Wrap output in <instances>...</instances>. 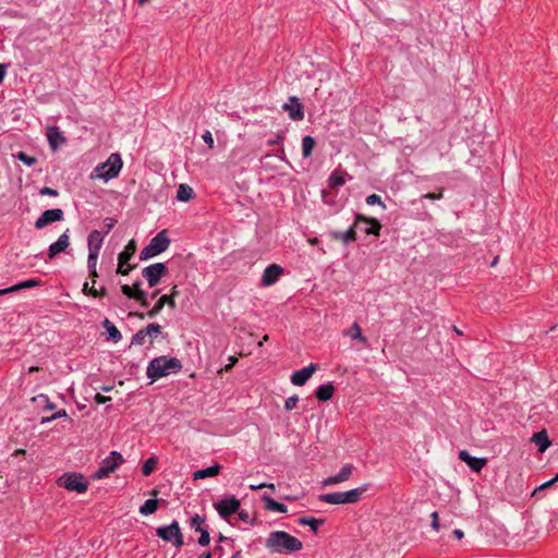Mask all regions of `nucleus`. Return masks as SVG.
Instances as JSON below:
<instances>
[{
	"instance_id": "60",
	"label": "nucleus",
	"mask_w": 558,
	"mask_h": 558,
	"mask_svg": "<svg viewBox=\"0 0 558 558\" xmlns=\"http://www.w3.org/2000/svg\"><path fill=\"white\" fill-rule=\"evenodd\" d=\"M5 76V66L3 64H0V83L3 81Z\"/></svg>"
},
{
	"instance_id": "58",
	"label": "nucleus",
	"mask_w": 558,
	"mask_h": 558,
	"mask_svg": "<svg viewBox=\"0 0 558 558\" xmlns=\"http://www.w3.org/2000/svg\"><path fill=\"white\" fill-rule=\"evenodd\" d=\"M63 416H66L65 410H59L58 412H56L54 414L51 415V418L56 420L58 417H63Z\"/></svg>"
},
{
	"instance_id": "34",
	"label": "nucleus",
	"mask_w": 558,
	"mask_h": 558,
	"mask_svg": "<svg viewBox=\"0 0 558 558\" xmlns=\"http://www.w3.org/2000/svg\"><path fill=\"white\" fill-rule=\"evenodd\" d=\"M159 500L158 499H147L144 505L140 508V512L143 515H149L156 512L158 507Z\"/></svg>"
},
{
	"instance_id": "6",
	"label": "nucleus",
	"mask_w": 558,
	"mask_h": 558,
	"mask_svg": "<svg viewBox=\"0 0 558 558\" xmlns=\"http://www.w3.org/2000/svg\"><path fill=\"white\" fill-rule=\"evenodd\" d=\"M58 485L68 490L82 494L87 490L88 482L84 480L82 474L64 473L58 478Z\"/></svg>"
},
{
	"instance_id": "5",
	"label": "nucleus",
	"mask_w": 558,
	"mask_h": 558,
	"mask_svg": "<svg viewBox=\"0 0 558 558\" xmlns=\"http://www.w3.org/2000/svg\"><path fill=\"white\" fill-rule=\"evenodd\" d=\"M170 244V239L167 235V230H162L158 232L149 242L147 246H145L141 254V260H146L153 258L162 252H165Z\"/></svg>"
},
{
	"instance_id": "30",
	"label": "nucleus",
	"mask_w": 558,
	"mask_h": 558,
	"mask_svg": "<svg viewBox=\"0 0 558 558\" xmlns=\"http://www.w3.org/2000/svg\"><path fill=\"white\" fill-rule=\"evenodd\" d=\"M263 500L265 501V508L269 511H277L280 513H286L288 511V508L286 505L277 502L271 497L264 495Z\"/></svg>"
},
{
	"instance_id": "52",
	"label": "nucleus",
	"mask_w": 558,
	"mask_h": 558,
	"mask_svg": "<svg viewBox=\"0 0 558 558\" xmlns=\"http://www.w3.org/2000/svg\"><path fill=\"white\" fill-rule=\"evenodd\" d=\"M116 223H117L116 219L110 218V217L106 218L104 220V226L106 228V233H108L114 227Z\"/></svg>"
},
{
	"instance_id": "12",
	"label": "nucleus",
	"mask_w": 558,
	"mask_h": 558,
	"mask_svg": "<svg viewBox=\"0 0 558 558\" xmlns=\"http://www.w3.org/2000/svg\"><path fill=\"white\" fill-rule=\"evenodd\" d=\"M63 219V210L60 208L45 210L35 221V228L43 229L46 226L61 221Z\"/></svg>"
},
{
	"instance_id": "20",
	"label": "nucleus",
	"mask_w": 558,
	"mask_h": 558,
	"mask_svg": "<svg viewBox=\"0 0 558 558\" xmlns=\"http://www.w3.org/2000/svg\"><path fill=\"white\" fill-rule=\"evenodd\" d=\"M316 369L317 365L312 363L302 369L295 371L291 375V384H305L313 376Z\"/></svg>"
},
{
	"instance_id": "24",
	"label": "nucleus",
	"mask_w": 558,
	"mask_h": 558,
	"mask_svg": "<svg viewBox=\"0 0 558 558\" xmlns=\"http://www.w3.org/2000/svg\"><path fill=\"white\" fill-rule=\"evenodd\" d=\"M104 242V234L98 230H93L88 234V251L99 252Z\"/></svg>"
},
{
	"instance_id": "25",
	"label": "nucleus",
	"mask_w": 558,
	"mask_h": 558,
	"mask_svg": "<svg viewBox=\"0 0 558 558\" xmlns=\"http://www.w3.org/2000/svg\"><path fill=\"white\" fill-rule=\"evenodd\" d=\"M348 173L343 170L336 169L331 172L328 183L331 189H338L342 186L347 181Z\"/></svg>"
},
{
	"instance_id": "32",
	"label": "nucleus",
	"mask_w": 558,
	"mask_h": 558,
	"mask_svg": "<svg viewBox=\"0 0 558 558\" xmlns=\"http://www.w3.org/2000/svg\"><path fill=\"white\" fill-rule=\"evenodd\" d=\"M315 138L306 135L302 140V155L304 158H308L312 155V151L315 147Z\"/></svg>"
},
{
	"instance_id": "15",
	"label": "nucleus",
	"mask_w": 558,
	"mask_h": 558,
	"mask_svg": "<svg viewBox=\"0 0 558 558\" xmlns=\"http://www.w3.org/2000/svg\"><path fill=\"white\" fill-rule=\"evenodd\" d=\"M282 109L288 112L289 118L293 121H301L304 119L303 105L300 102L299 98L295 96H291L282 106Z\"/></svg>"
},
{
	"instance_id": "17",
	"label": "nucleus",
	"mask_w": 558,
	"mask_h": 558,
	"mask_svg": "<svg viewBox=\"0 0 558 558\" xmlns=\"http://www.w3.org/2000/svg\"><path fill=\"white\" fill-rule=\"evenodd\" d=\"M122 293L128 296L129 299H133L137 302H140L141 306L148 307L149 303L147 301V293L142 289H133L132 287L128 284H123L121 287Z\"/></svg>"
},
{
	"instance_id": "41",
	"label": "nucleus",
	"mask_w": 558,
	"mask_h": 558,
	"mask_svg": "<svg viewBox=\"0 0 558 558\" xmlns=\"http://www.w3.org/2000/svg\"><path fill=\"white\" fill-rule=\"evenodd\" d=\"M147 336L143 329L138 330L132 338V345H143L145 343Z\"/></svg>"
},
{
	"instance_id": "29",
	"label": "nucleus",
	"mask_w": 558,
	"mask_h": 558,
	"mask_svg": "<svg viewBox=\"0 0 558 558\" xmlns=\"http://www.w3.org/2000/svg\"><path fill=\"white\" fill-rule=\"evenodd\" d=\"M355 228L356 227H354L353 225L350 229H348L344 232L335 231L332 232V238L336 240H342L344 244H348L356 240Z\"/></svg>"
},
{
	"instance_id": "16",
	"label": "nucleus",
	"mask_w": 558,
	"mask_h": 558,
	"mask_svg": "<svg viewBox=\"0 0 558 558\" xmlns=\"http://www.w3.org/2000/svg\"><path fill=\"white\" fill-rule=\"evenodd\" d=\"M70 245L69 229L63 232L56 242L50 244L48 248V257L52 259L58 254L64 252Z\"/></svg>"
},
{
	"instance_id": "44",
	"label": "nucleus",
	"mask_w": 558,
	"mask_h": 558,
	"mask_svg": "<svg viewBox=\"0 0 558 558\" xmlns=\"http://www.w3.org/2000/svg\"><path fill=\"white\" fill-rule=\"evenodd\" d=\"M199 533H201V536H199V538H198V544H199L201 546H206V545H208V544H209V542H210V537H209V533H208V531H207V530H203V531H201Z\"/></svg>"
},
{
	"instance_id": "33",
	"label": "nucleus",
	"mask_w": 558,
	"mask_h": 558,
	"mask_svg": "<svg viewBox=\"0 0 558 558\" xmlns=\"http://www.w3.org/2000/svg\"><path fill=\"white\" fill-rule=\"evenodd\" d=\"M333 392L335 386H319L315 396L319 401H327L332 397Z\"/></svg>"
},
{
	"instance_id": "26",
	"label": "nucleus",
	"mask_w": 558,
	"mask_h": 558,
	"mask_svg": "<svg viewBox=\"0 0 558 558\" xmlns=\"http://www.w3.org/2000/svg\"><path fill=\"white\" fill-rule=\"evenodd\" d=\"M220 470H221L220 464H214L209 468L195 471L193 473V478L194 480H203L206 477H214L220 473Z\"/></svg>"
},
{
	"instance_id": "39",
	"label": "nucleus",
	"mask_w": 558,
	"mask_h": 558,
	"mask_svg": "<svg viewBox=\"0 0 558 558\" xmlns=\"http://www.w3.org/2000/svg\"><path fill=\"white\" fill-rule=\"evenodd\" d=\"M38 284H39L38 280L28 279V280H25V281H21V282L16 283V284H13V289H15V292H17V291L23 290V289H28V288L37 287Z\"/></svg>"
},
{
	"instance_id": "53",
	"label": "nucleus",
	"mask_w": 558,
	"mask_h": 558,
	"mask_svg": "<svg viewBox=\"0 0 558 558\" xmlns=\"http://www.w3.org/2000/svg\"><path fill=\"white\" fill-rule=\"evenodd\" d=\"M95 402L98 403V404H104L106 403L107 401H109L111 398L110 397H105L100 393H96L95 397Z\"/></svg>"
},
{
	"instance_id": "57",
	"label": "nucleus",
	"mask_w": 558,
	"mask_h": 558,
	"mask_svg": "<svg viewBox=\"0 0 558 558\" xmlns=\"http://www.w3.org/2000/svg\"><path fill=\"white\" fill-rule=\"evenodd\" d=\"M239 518L244 522H248L251 520L250 514L243 510L239 512Z\"/></svg>"
},
{
	"instance_id": "7",
	"label": "nucleus",
	"mask_w": 558,
	"mask_h": 558,
	"mask_svg": "<svg viewBox=\"0 0 558 558\" xmlns=\"http://www.w3.org/2000/svg\"><path fill=\"white\" fill-rule=\"evenodd\" d=\"M157 536L166 542H172V544L180 548L183 546V535L177 521H173L170 525L159 526L156 530Z\"/></svg>"
},
{
	"instance_id": "56",
	"label": "nucleus",
	"mask_w": 558,
	"mask_h": 558,
	"mask_svg": "<svg viewBox=\"0 0 558 558\" xmlns=\"http://www.w3.org/2000/svg\"><path fill=\"white\" fill-rule=\"evenodd\" d=\"M13 292H15V289H13V286H11L9 288L0 289V296L1 295H7V294H10V293H13Z\"/></svg>"
},
{
	"instance_id": "48",
	"label": "nucleus",
	"mask_w": 558,
	"mask_h": 558,
	"mask_svg": "<svg viewBox=\"0 0 558 558\" xmlns=\"http://www.w3.org/2000/svg\"><path fill=\"white\" fill-rule=\"evenodd\" d=\"M554 484H555V480H549V481L543 483L542 485H539L538 487H536L533 490L532 497L536 496L541 490L546 489V488L553 486Z\"/></svg>"
},
{
	"instance_id": "4",
	"label": "nucleus",
	"mask_w": 558,
	"mask_h": 558,
	"mask_svg": "<svg viewBox=\"0 0 558 558\" xmlns=\"http://www.w3.org/2000/svg\"><path fill=\"white\" fill-rule=\"evenodd\" d=\"M367 490V486H361L357 488L350 489L348 492H336L328 493L318 496L320 501L330 504V505H345V504H355L357 502L363 494Z\"/></svg>"
},
{
	"instance_id": "37",
	"label": "nucleus",
	"mask_w": 558,
	"mask_h": 558,
	"mask_svg": "<svg viewBox=\"0 0 558 558\" xmlns=\"http://www.w3.org/2000/svg\"><path fill=\"white\" fill-rule=\"evenodd\" d=\"M14 157L28 167L34 166L37 161V159L35 157L29 156L24 151H19Z\"/></svg>"
},
{
	"instance_id": "64",
	"label": "nucleus",
	"mask_w": 558,
	"mask_h": 558,
	"mask_svg": "<svg viewBox=\"0 0 558 558\" xmlns=\"http://www.w3.org/2000/svg\"><path fill=\"white\" fill-rule=\"evenodd\" d=\"M199 558H211V554L209 551H206L199 556Z\"/></svg>"
},
{
	"instance_id": "18",
	"label": "nucleus",
	"mask_w": 558,
	"mask_h": 558,
	"mask_svg": "<svg viewBox=\"0 0 558 558\" xmlns=\"http://www.w3.org/2000/svg\"><path fill=\"white\" fill-rule=\"evenodd\" d=\"M282 274V268L276 264H271L264 270L262 276V284L265 287L272 286L278 281L279 277Z\"/></svg>"
},
{
	"instance_id": "49",
	"label": "nucleus",
	"mask_w": 558,
	"mask_h": 558,
	"mask_svg": "<svg viewBox=\"0 0 558 558\" xmlns=\"http://www.w3.org/2000/svg\"><path fill=\"white\" fill-rule=\"evenodd\" d=\"M40 195L58 196V191L48 186H44L39 191Z\"/></svg>"
},
{
	"instance_id": "59",
	"label": "nucleus",
	"mask_w": 558,
	"mask_h": 558,
	"mask_svg": "<svg viewBox=\"0 0 558 558\" xmlns=\"http://www.w3.org/2000/svg\"><path fill=\"white\" fill-rule=\"evenodd\" d=\"M452 533L458 539H461L464 536V533L459 529H456Z\"/></svg>"
},
{
	"instance_id": "62",
	"label": "nucleus",
	"mask_w": 558,
	"mask_h": 558,
	"mask_svg": "<svg viewBox=\"0 0 558 558\" xmlns=\"http://www.w3.org/2000/svg\"><path fill=\"white\" fill-rule=\"evenodd\" d=\"M114 386H102L104 392H110L113 389Z\"/></svg>"
},
{
	"instance_id": "43",
	"label": "nucleus",
	"mask_w": 558,
	"mask_h": 558,
	"mask_svg": "<svg viewBox=\"0 0 558 558\" xmlns=\"http://www.w3.org/2000/svg\"><path fill=\"white\" fill-rule=\"evenodd\" d=\"M366 204L369 205V206H373V205H380L383 208H386L385 204L381 202V198L380 196H378L377 194H371L366 197Z\"/></svg>"
},
{
	"instance_id": "42",
	"label": "nucleus",
	"mask_w": 558,
	"mask_h": 558,
	"mask_svg": "<svg viewBox=\"0 0 558 558\" xmlns=\"http://www.w3.org/2000/svg\"><path fill=\"white\" fill-rule=\"evenodd\" d=\"M205 522V519L201 517L199 514H195L191 519V527H193L196 532H201L204 529L202 527V524Z\"/></svg>"
},
{
	"instance_id": "36",
	"label": "nucleus",
	"mask_w": 558,
	"mask_h": 558,
	"mask_svg": "<svg viewBox=\"0 0 558 558\" xmlns=\"http://www.w3.org/2000/svg\"><path fill=\"white\" fill-rule=\"evenodd\" d=\"M156 464H157V459L156 458L151 457V458L147 459L145 461L144 465H143V469H142L143 474L145 476L150 475L154 472V470L156 468Z\"/></svg>"
},
{
	"instance_id": "54",
	"label": "nucleus",
	"mask_w": 558,
	"mask_h": 558,
	"mask_svg": "<svg viewBox=\"0 0 558 558\" xmlns=\"http://www.w3.org/2000/svg\"><path fill=\"white\" fill-rule=\"evenodd\" d=\"M423 197L430 201L440 199L442 198V193H427Z\"/></svg>"
},
{
	"instance_id": "50",
	"label": "nucleus",
	"mask_w": 558,
	"mask_h": 558,
	"mask_svg": "<svg viewBox=\"0 0 558 558\" xmlns=\"http://www.w3.org/2000/svg\"><path fill=\"white\" fill-rule=\"evenodd\" d=\"M250 488H251L252 490H257V489H260V488H269V489H271L272 492H275V490H276V486H275V484H272V483H269V484H267V483H260V484H258L257 486L250 485Z\"/></svg>"
},
{
	"instance_id": "40",
	"label": "nucleus",
	"mask_w": 558,
	"mask_h": 558,
	"mask_svg": "<svg viewBox=\"0 0 558 558\" xmlns=\"http://www.w3.org/2000/svg\"><path fill=\"white\" fill-rule=\"evenodd\" d=\"M147 337H154L160 333L161 326L157 323L149 324L146 328L143 329Z\"/></svg>"
},
{
	"instance_id": "61",
	"label": "nucleus",
	"mask_w": 558,
	"mask_h": 558,
	"mask_svg": "<svg viewBox=\"0 0 558 558\" xmlns=\"http://www.w3.org/2000/svg\"><path fill=\"white\" fill-rule=\"evenodd\" d=\"M51 421H53V418H51V416H46V417H41L40 423L41 424H46V423H49Z\"/></svg>"
},
{
	"instance_id": "38",
	"label": "nucleus",
	"mask_w": 558,
	"mask_h": 558,
	"mask_svg": "<svg viewBox=\"0 0 558 558\" xmlns=\"http://www.w3.org/2000/svg\"><path fill=\"white\" fill-rule=\"evenodd\" d=\"M99 252L88 251L87 268L89 272H94L97 266Z\"/></svg>"
},
{
	"instance_id": "46",
	"label": "nucleus",
	"mask_w": 558,
	"mask_h": 558,
	"mask_svg": "<svg viewBox=\"0 0 558 558\" xmlns=\"http://www.w3.org/2000/svg\"><path fill=\"white\" fill-rule=\"evenodd\" d=\"M298 396H292L286 400L284 408L287 411H291L296 407Z\"/></svg>"
},
{
	"instance_id": "21",
	"label": "nucleus",
	"mask_w": 558,
	"mask_h": 558,
	"mask_svg": "<svg viewBox=\"0 0 558 558\" xmlns=\"http://www.w3.org/2000/svg\"><path fill=\"white\" fill-rule=\"evenodd\" d=\"M352 471L353 466L351 464H345L344 466H342L338 474L329 476L328 478L324 480L323 485L330 486L340 484L350 478Z\"/></svg>"
},
{
	"instance_id": "1",
	"label": "nucleus",
	"mask_w": 558,
	"mask_h": 558,
	"mask_svg": "<svg viewBox=\"0 0 558 558\" xmlns=\"http://www.w3.org/2000/svg\"><path fill=\"white\" fill-rule=\"evenodd\" d=\"M272 553H294L302 549V542L283 531L271 532L265 544Z\"/></svg>"
},
{
	"instance_id": "63",
	"label": "nucleus",
	"mask_w": 558,
	"mask_h": 558,
	"mask_svg": "<svg viewBox=\"0 0 558 558\" xmlns=\"http://www.w3.org/2000/svg\"><path fill=\"white\" fill-rule=\"evenodd\" d=\"M89 277L93 279V282H95V279L98 277L97 269H95L94 272H89Z\"/></svg>"
},
{
	"instance_id": "19",
	"label": "nucleus",
	"mask_w": 558,
	"mask_h": 558,
	"mask_svg": "<svg viewBox=\"0 0 558 558\" xmlns=\"http://www.w3.org/2000/svg\"><path fill=\"white\" fill-rule=\"evenodd\" d=\"M459 458L461 461L465 462L474 472H480L487 463V459L474 458L466 450L460 451Z\"/></svg>"
},
{
	"instance_id": "47",
	"label": "nucleus",
	"mask_w": 558,
	"mask_h": 558,
	"mask_svg": "<svg viewBox=\"0 0 558 558\" xmlns=\"http://www.w3.org/2000/svg\"><path fill=\"white\" fill-rule=\"evenodd\" d=\"M202 138L208 145L209 148H214V137L210 131L206 130L202 135Z\"/></svg>"
},
{
	"instance_id": "22",
	"label": "nucleus",
	"mask_w": 558,
	"mask_h": 558,
	"mask_svg": "<svg viewBox=\"0 0 558 558\" xmlns=\"http://www.w3.org/2000/svg\"><path fill=\"white\" fill-rule=\"evenodd\" d=\"M165 305H168L171 308H175V300H172L170 296L161 295L151 310L148 311L147 316L153 318L157 316Z\"/></svg>"
},
{
	"instance_id": "28",
	"label": "nucleus",
	"mask_w": 558,
	"mask_h": 558,
	"mask_svg": "<svg viewBox=\"0 0 558 558\" xmlns=\"http://www.w3.org/2000/svg\"><path fill=\"white\" fill-rule=\"evenodd\" d=\"M343 333L353 340H359L363 344H367V339L362 335L360 325L354 322L351 327L343 331Z\"/></svg>"
},
{
	"instance_id": "31",
	"label": "nucleus",
	"mask_w": 558,
	"mask_h": 558,
	"mask_svg": "<svg viewBox=\"0 0 558 558\" xmlns=\"http://www.w3.org/2000/svg\"><path fill=\"white\" fill-rule=\"evenodd\" d=\"M194 196L193 189L187 184H180L177 191V199L179 202H189Z\"/></svg>"
},
{
	"instance_id": "35",
	"label": "nucleus",
	"mask_w": 558,
	"mask_h": 558,
	"mask_svg": "<svg viewBox=\"0 0 558 558\" xmlns=\"http://www.w3.org/2000/svg\"><path fill=\"white\" fill-rule=\"evenodd\" d=\"M299 523L301 525H308L312 529V531L317 532L318 526L324 523V520L315 519L312 517H303L299 519Z\"/></svg>"
},
{
	"instance_id": "8",
	"label": "nucleus",
	"mask_w": 558,
	"mask_h": 558,
	"mask_svg": "<svg viewBox=\"0 0 558 558\" xmlns=\"http://www.w3.org/2000/svg\"><path fill=\"white\" fill-rule=\"evenodd\" d=\"M123 462V457L118 451H112L109 457L102 460L101 465L94 474L95 478L101 480L114 472Z\"/></svg>"
},
{
	"instance_id": "14",
	"label": "nucleus",
	"mask_w": 558,
	"mask_h": 558,
	"mask_svg": "<svg viewBox=\"0 0 558 558\" xmlns=\"http://www.w3.org/2000/svg\"><path fill=\"white\" fill-rule=\"evenodd\" d=\"M362 225H364L363 231L366 234L379 235L381 225L378 220L359 214L355 216L354 227L361 228Z\"/></svg>"
},
{
	"instance_id": "55",
	"label": "nucleus",
	"mask_w": 558,
	"mask_h": 558,
	"mask_svg": "<svg viewBox=\"0 0 558 558\" xmlns=\"http://www.w3.org/2000/svg\"><path fill=\"white\" fill-rule=\"evenodd\" d=\"M179 294L178 287L173 286L169 294H163L165 296H170L172 300Z\"/></svg>"
},
{
	"instance_id": "23",
	"label": "nucleus",
	"mask_w": 558,
	"mask_h": 558,
	"mask_svg": "<svg viewBox=\"0 0 558 558\" xmlns=\"http://www.w3.org/2000/svg\"><path fill=\"white\" fill-rule=\"evenodd\" d=\"M531 441L538 446V451L542 453L545 452L551 444L545 429L535 433Z\"/></svg>"
},
{
	"instance_id": "45",
	"label": "nucleus",
	"mask_w": 558,
	"mask_h": 558,
	"mask_svg": "<svg viewBox=\"0 0 558 558\" xmlns=\"http://www.w3.org/2000/svg\"><path fill=\"white\" fill-rule=\"evenodd\" d=\"M83 293L87 294V295H92L94 298L99 296L98 290L95 289L94 287H89L88 282L84 283V286H83Z\"/></svg>"
},
{
	"instance_id": "9",
	"label": "nucleus",
	"mask_w": 558,
	"mask_h": 558,
	"mask_svg": "<svg viewBox=\"0 0 558 558\" xmlns=\"http://www.w3.org/2000/svg\"><path fill=\"white\" fill-rule=\"evenodd\" d=\"M168 274V267L163 263L151 264L142 270V276L150 288L157 286L162 277Z\"/></svg>"
},
{
	"instance_id": "10",
	"label": "nucleus",
	"mask_w": 558,
	"mask_h": 558,
	"mask_svg": "<svg viewBox=\"0 0 558 558\" xmlns=\"http://www.w3.org/2000/svg\"><path fill=\"white\" fill-rule=\"evenodd\" d=\"M135 251H136V243L134 240H131L126 244L124 250L119 254V257H118L119 265H118V270H117L119 274L126 276L132 270L131 266L124 267V265L129 263V260L134 255Z\"/></svg>"
},
{
	"instance_id": "27",
	"label": "nucleus",
	"mask_w": 558,
	"mask_h": 558,
	"mask_svg": "<svg viewBox=\"0 0 558 558\" xmlns=\"http://www.w3.org/2000/svg\"><path fill=\"white\" fill-rule=\"evenodd\" d=\"M102 326L105 327L107 331V339L111 340L114 343H118L122 339V335L119 331V329L108 319L106 318L102 322Z\"/></svg>"
},
{
	"instance_id": "51",
	"label": "nucleus",
	"mask_w": 558,
	"mask_h": 558,
	"mask_svg": "<svg viewBox=\"0 0 558 558\" xmlns=\"http://www.w3.org/2000/svg\"><path fill=\"white\" fill-rule=\"evenodd\" d=\"M430 519H432V527L435 530V531H438L439 527H440V524H439V518H438V512L434 511L432 514H430Z\"/></svg>"
},
{
	"instance_id": "13",
	"label": "nucleus",
	"mask_w": 558,
	"mask_h": 558,
	"mask_svg": "<svg viewBox=\"0 0 558 558\" xmlns=\"http://www.w3.org/2000/svg\"><path fill=\"white\" fill-rule=\"evenodd\" d=\"M46 137L52 151H57L66 143V137L57 125H49L46 129Z\"/></svg>"
},
{
	"instance_id": "3",
	"label": "nucleus",
	"mask_w": 558,
	"mask_h": 558,
	"mask_svg": "<svg viewBox=\"0 0 558 558\" xmlns=\"http://www.w3.org/2000/svg\"><path fill=\"white\" fill-rule=\"evenodd\" d=\"M123 162L119 154L113 153L106 162L96 166L90 174L92 179H101L105 182L117 178L122 169Z\"/></svg>"
},
{
	"instance_id": "11",
	"label": "nucleus",
	"mask_w": 558,
	"mask_h": 558,
	"mask_svg": "<svg viewBox=\"0 0 558 558\" xmlns=\"http://www.w3.org/2000/svg\"><path fill=\"white\" fill-rule=\"evenodd\" d=\"M241 506V502L239 499H236L234 496L225 498L221 501L217 502L215 505L216 510L218 513L223 518L227 519L231 514L239 511Z\"/></svg>"
},
{
	"instance_id": "2",
	"label": "nucleus",
	"mask_w": 558,
	"mask_h": 558,
	"mask_svg": "<svg viewBox=\"0 0 558 558\" xmlns=\"http://www.w3.org/2000/svg\"><path fill=\"white\" fill-rule=\"evenodd\" d=\"M181 368L182 364L179 359L166 355L158 356L151 360L147 367V376L151 379L149 384L163 376L177 374Z\"/></svg>"
}]
</instances>
